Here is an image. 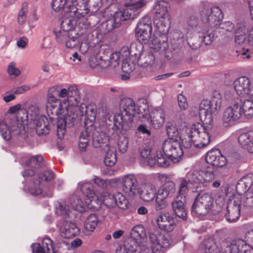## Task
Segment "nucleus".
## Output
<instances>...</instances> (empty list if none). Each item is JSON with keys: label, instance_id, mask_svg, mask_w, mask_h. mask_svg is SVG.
Returning a JSON list of instances; mask_svg holds the SVG:
<instances>
[{"label": "nucleus", "instance_id": "19", "mask_svg": "<svg viewBox=\"0 0 253 253\" xmlns=\"http://www.w3.org/2000/svg\"><path fill=\"white\" fill-rule=\"evenodd\" d=\"M122 189L128 196L133 197L138 192L137 179L132 174H126L121 178Z\"/></svg>", "mask_w": 253, "mask_h": 253}, {"label": "nucleus", "instance_id": "5", "mask_svg": "<svg viewBox=\"0 0 253 253\" xmlns=\"http://www.w3.org/2000/svg\"><path fill=\"white\" fill-rule=\"evenodd\" d=\"M75 17H62L61 28L54 31L56 42L67 48H72L78 44L77 35L79 33L74 27L76 23Z\"/></svg>", "mask_w": 253, "mask_h": 253}, {"label": "nucleus", "instance_id": "50", "mask_svg": "<svg viewBox=\"0 0 253 253\" xmlns=\"http://www.w3.org/2000/svg\"><path fill=\"white\" fill-rule=\"evenodd\" d=\"M167 133L169 137V139L177 140L179 138V132L176 126L172 124H168L167 126Z\"/></svg>", "mask_w": 253, "mask_h": 253}, {"label": "nucleus", "instance_id": "26", "mask_svg": "<svg viewBox=\"0 0 253 253\" xmlns=\"http://www.w3.org/2000/svg\"><path fill=\"white\" fill-rule=\"evenodd\" d=\"M138 192L136 195H139L140 199L145 202L153 201L156 197L154 187L150 184H143L139 186Z\"/></svg>", "mask_w": 253, "mask_h": 253}, {"label": "nucleus", "instance_id": "54", "mask_svg": "<svg viewBox=\"0 0 253 253\" xmlns=\"http://www.w3.org/2000/svg\"><path fill=\"white\" fill-rule=\"evenodd\" d=\"M177 99L180 110L182 111L186 110L188 106L186 97L181 93L178 95Z\"/></svg>", "mask_w": 253, "mask_h": 253}, {"label": "nucleus", "instance_id": "62", "mask_svg": "<svg viewBox=\"0 0 253 253\" xmlns=\"http://www.w3.org/2000/svg\"><path fill=\"white\" fill-rule=\"evenodd\" d=\"M150 149L148 146H145L140 149L141 157L144 159L148 158L150 155Z\"/></svg>", "mask_w": 253, "mask_h": 253}, {"label": "nucleus", "instance_id": "36", "mask_svg": "<svg viewBox=\"0 0 253 253\" xmlns=\"http://www.w3.org/2000/svg\"><path fill=\"white\" fill-rule=\"evenodd\" d=\"M98 223V219L95 214H90L84 220L83 232L86 235H90L95 229Z\"/></svg>", "mask_w": 253, "mask_h": 253}, {"label": "nucleus", "instance_id": "43", "mask_svg": "<svg viewBox=\"0 0 253 253\" xmlns=\"http://www.w3.org/2000/svg\"><path fill=\"white\" fill-rule=\"evenodd\" d=\"M191 181L189 179H187L185 178H181L179 179L178 189L177 191V195L176 197L180 198H185L188 193L191 184Z\"/></svg>", "mask_w": 253, "mask_h": 253}, {"label": "nucleus", "instance_id": "18", "mask_svg": "<svg viewBox=\"0 0 253 253\" xmlns=\"http://www.w3.org/2000/svg\"><path fill=\"white\" fill-rule=\"evenodd\" d=\"M234 88L239 96V98L248 97L252 98L253 90L249 79L245 76L241 77L236 79L233 82Z\"/></svg>", "mask_w": 253, "mask_h": 253}, {"label": "nucleus", "instance_id": "12", "mask_svg": "<svg viewBox=\"0 0 253 253\" xmlns=\"http://www.w3.org/2000/svg\"><path fill=\"white\" fill-rule=\"evenodd\" d=\"M157 178L160 182L164 184L158 188L156 197L165 200L171 197L175 191V184L172 177L166 173H158Z\"/></svg>", "mask_w": 253, "mask_h": 253}, {"label": "nucleus", "instance_id": "55", "mask_svg": "<svg viewBox=\"0 0 253 253\" xmlns=\"http://www.w3.org/2000/svg\"><path fill=\"white\" fill-rule=\"evenodd\" d=\"M155 208L156 211H159L163 210L168 206L167 200L155 197Z\"/></svg>", "mask_w": 253, "mask_h": 253}, {"label": "nucleus", "instance_id": "25", "mask_svg": "<svg viewBox=\"0 0 253 253\" xmlns=\"http://www.w3.org/2000/svg\"><path fill=\"white\" fill-rule=\"evenodd\" d=\"M156 221L159 227L162 230L170 232L174 229V219L169 213H161L157 217Z\"/></svg>", "mask_w": 253, "mask_h": 253}, {"label": "nucleus", "instance_id": "24", "mask_svg": "<svg viewBox=\"0 0 253 253\" xmlns=\"http://www.w3.org/2000/svg\"><path fill=\"white\" fill-rule=\"evenodd\" d=\"M253 187V174L249 173L241 178L236 185V195H241L249 191Z\"/></svg>", "mask_w": 253, "mask_h": 253}, {"label": "nucleus", "instance_id": "61", "mask_svg": "<svg viewBox=\"0 0 253 253\" xmlns=\"http://www.w3.org/2000/svg\"><path fill=\"white\" fill-rule=\"evenodd\" d=\"M28 42V39L25 37H23L17 40L16 45L19 48L23 49L26 47Z\"/></svg>", "mask_w": 253, "mask_h": 253}, {"label": "nucleus", "instance_id": "32", "mask_svg": "<svg viewBox=\"0 0 253 253\" xmlns=\"http://www.w3.org/2000/svg\"><path fill=\"white\" fill-rule=\"evenodd\" d=\"M33 253H50L52 250V240L49 238H44L42 241V247L39 243H34L32 245Z\"/></svg>", "mask_w": 253, "mask_h": 253}, {"label": "nucleus", "instance_id": "6", "mask_svg": "<svg viewBox=\"0 0 253 253\" xmlns=\"http://www.w3.org/2000/svg\"><path fill=\"white\" fill-rule=\"evenodd\" d=\"M221 210V199L220 196L215 198L214 201L208 193H200L195 199L191 212L194 216H203L207 214L211 210L218 213Z\"/></svg>", "mask_w": 253, "mask_h": 253}, {"label": "nucleus", "instance_id": "9", "mask_svg": "<svg viewBox=\"0 0 253 253\" xmlns=\"http://www.w3.org/2000/svg\"><path fill=\"white\" fill-rule=\"evenodd\" d=\"M105 3L108 6L105 9L104 16H137L144 5L142 0L131 5L125 3L123 7H120L119 2L112 1Z\"/></svg>", "mask_w": 253, "mask_h": 253}, {"label": "nucleus", "instance_id": "48", "mask_svg": "<svg viewBox=\"0 0 253 253\" xmlns=\"http://www.w3.org/2000/svg\"><path fill=\"white\" fill-rule=\"evenodd\" d=\"M169 5V3L164 1H158L154 7L155 14L166 16L168 12Z\"/></svg>", "mask_w": 253, "mask_h": 253}, {"label": "nucleus", "instance_id": "64", "mask_svg": "<svg viewBox=\"0 0 253 253\" xmlns=\"http://www.w3.org/2000/svg\"><path fill=\"white\" fill-rule=\"evenodd\" d=\"M99 57L93 56L90 57L89 64L90 67L95 68L99 65Z\"/></svg>", "mask_w": 253, "mask_h": 253}, {"label": "nucleus", "instance_id": "63", "mask_svg": "<svg viewBox=\"0 0 253 253\" xmlns=\"http://www.w3.org/2000/svg\"><path fill=\"white\" fill-rule=\"evenodd\" d=\"M84 115L86 116L87 117H89V116H90V117L91 118L90 119L91 120H94L95 119V111L93 110V109L91 107H88L85 106Z\"/></svg>", "mask_w": 253, "mask_h": 253}, {"label": "nucleus", "instance_id": "30", "mask_svg": "<svg viewBox=\"0 0 253 253\" xmlns=\"http://www.w3.org/2000/svg\"><path fill=\"white\" fill-rule=\"evenodd\" d=\"M239 101L241 104L242 113L247 118H250L253 116V94L251 98L248 97L237 98L235 101Z\"/></svg>", "mask_w": 253, "mask_h": 253}, {"label": "nucleus", "instance_id": "29", "mask_svg": "<svg viewBox=\"0 0 253 253\" xmlns=\"http://www.w3.org/2000/svg\"><path fill=\"white\" fill-rule=\"evenodd\" d=\"M225 194L228 197L227 202V207L241 208L242 196L236 195L234 193L233 188L232 187H226L225 189Z\"/></svg>", "mask_w": 253, "mask_h": 253}, {"label": "nucleus", "instance_id": "44", "mask_svg": "<svg viewBox=\"0 0 253 253\" xmlns=\"http://www.w3.org/2000/svg\"><path fill=\"white\" fill-rule=\"evenodd\" d=\"M226 212L224 216L226 220L229 222H232L236 221L240 217L241 211L242 209L236 208H229L226 207Z\"/></svg>", "mask_w": 253, "mask_h": 253}, {"label": "nucleus", "instance_id": "37", "mask_svg": "<svg viewBox=\"0 0 253 253\" xmlns=\"http://www.w3.org/2000/svg\"><path fill=\"white\" fill-rule=\"evenodd\" d=\"M143 246H139L135 243L127 242L122 246L119 247L116 250V253H143Z\"/></svg>", "mask_w": 253, "mask_h": 253}, {"label": "nucleus", "instance_id": "40", "mask_svg": "<svg viewBox=\"0 0 253 253\" xmlns=\"http://www.w3.org/2000/svg\"><path fill=\"white\" fill-rule=\"evenodd\" d=\"M201 247L205 253H221V247L217 246L212 237L204 240Z\"/></svg>", "mask_w": 253, "mask_h": 253}, {"label": "nucleus", "instance_id": "11", "mask_svg": "<svg viewBox=\"0 0 253 253\" xmlns=\"http://www.w3.org/2000/svg\"><path fill=\"white\" fill-rule=\"evenodd\" d=\"M143 107V114L140 119L142 121H147L150 122L152 126L158 129L162 127L164 124L166 114L163 109L157 107L152 110L150 113L148 112V107L144 105Z\"/></svg>", "mask_w": 253, "mask_h": 253}, {"label": "nucleus", "instance_id": "20", "mask_svg": "<svg viewBox=\"0 0 253 253\" xmlns=\"http://www.w3.org/2000/svg\"><path fill=\"white\" fill-rule=\"evenodd\" d=\"M122 17H110L109 19L103 22L95 31L97 39L101 40L103 38V36L109 33L113 28L118 27L120 25V21L122 20Z\"/></svg>", "mask_w": 253, "mask_h": 253}, {"label": "nucleus", "instance_id": "35", "mask_svg": "<svg viewBox=\"0 0 253 253\" xmlns=\"http://www.w3.org/2000/svg\"><path fill=\"white\" fill-rule=\"evenodd\" d=\"M221 156V152L219 149H212L207 152L205 160L207 162L206 165L213 166L214 168L219 166L220 159Z\"/></svg>", "mask_w": 253, "mask_h": 253}, {"label": "nucleus", "instance_id": "3", "mask_svg": "<svg viewBox=\"0 0 253 253\" xmlns=\"http://www.w3.org/2000/svg\"><path fill=\"white\" fill-rule=\"evenodd\" d=\"M78 187L85 197L84 202L78 197H73L70 202L63 201L58 202L55 206V213L65 217H68L71 211V205L72 208L80 212H84L85 208L94 210H97L102 204L103 200L96 195L93 191L92 184L86 181H81L78 183Z\"/></svg>", "mask_w": 253, "mask_h": 253}, {"label": "nucleus", "instance_id": "56", "mask_svg": "<svg viewBox=\"0 0 253 253\" xmlns=\"http://www.w3.org/2000/svg\"><path fill=\"white\" fill-rule=\"evenodd\" d=\"M7 73L10 76H13L17 77L20 74V70L16 67V63L15 62L10 63L7 69Z\"/></svg>", "mask_w": 253, "mask_h": 253}, {"label": "nucleus", "instance_id": "57", "mask_svg": "<svg viewBox=\"0 0 253 253\" xmlns=\"http://www.w3.org/2000/svg\"><path fill=\"white\" fill-rule=\"evenodd\" d=\"M121 59L119 53H118L117 51L112 53L110 56L109 62L110 63V66L114 67H116L119 64Z\"/></svg>", "mask_w": 253, "mask_h": 253}, {"label": "nucleus", "instance_id": "51", "mask_svg": "<svg viewBox=\"0 0 253 253\" xmlns=\"http://www.w3.org/2000/svg\"><path fill=\"white\" fill-rule=\"evenodd\" d=\"M118 145L120 152L125 153L128 148V138L127 136L122 135L119 137Z\"/></svg>", "mask_w": 253, "mask_h": 253}, {"label": "nucleus", "instance_id": "1", "mask_svg": "<svg viewBox=\"0 0 253 253\" xmlns=\"http://www.w3.org/2000/svg\"><path fill=\"white\" fill-rule=\"evenodd\" d=\"M58 85L50 87L47 91L46 107L48 113L57 116V135L62 139L66 132L68 121L72 122L75 119L73 107L80 100L76 88L59 89Z\"/></svg>", "mask_w": 253, "mask_h": 253}, {"label": "nucleus", "instance_id": "49", "mask_svg": "<svg viewBox=\"0 0 253 253\" xmlns=\"http://www.w3.org/2000/svg\"><path fill=\"white\" fill-rule=\"evenodd\" d=\"M43 157L41 155H37L32 157L26 163L28 166L35 169L42 166Z\"/></svg>", "mask_w": 253, "mask_h": 253}, {"label": "nucleus", "instance_id": "21", "mask_svg": "<svg viewBox=\"0 0 253 253\" xmlns=\"http://www.w3.org/2000/svg\"><path fill=\"white\" fill-rule=\"evenodd\" d=\"M59 232L62 237L70 238L78 235L80 233V229L75 223L64 220L59 226Z\"/></svg>", "mask_w": 253, "mask_h": 253}, {"label": "nucleus", "instance_id": "4", "mask_svg": "<svg viewBox=\"0 0 253 253\" xmlns=\"http://www.w3.org/2000/svg\"><path fill=\"white\" fill-rule=\"evenodd\" d=\"M120 112L114 117V129L121 133L126 132L131 127L133 119L136 115L142 117L143 108L138 107L131 98H124L120 102Z\"/></svg>", "mask_w": 253, "mask_h": 253}, {"label": "nucleus", "instance_id": "8", "mask_svg": "<svg viewBox=\"0 0 253 253\" xmlns=\"http://www.w3.org/2000/svg\"><path fill=\"white\" fill-rule=\"evenodd\" d=\"M26 117L28 127L34 128L38 135H45L49 132L48 119L45 116L40 114L37 105H31L29 107Z\"/></svg>", "mask_w": 253, "mask_h": 253}, {"label": "nucleus", "instance_id": "45", "mask_svg": "<svg viewBox=\"0 0 253 253\" xmlns=\"http://www.w3.org/2000/svg\"><path fill=\"white\" fill-rule=\"evenodd\" d=\"M105 151H106L104 159L105 165L108 167L113 166L117 161L116 152L114 148L110 147Z\"/></svg>", "mask_w": 253, "mask_h": 253}, {"label": "nucleus", "instance_id": "10", "mask_svg": "<svg viewBox=\"0 0 253 253\" xmlns=\"http://www.w3.org/2000/svg\"><path fill=\"white\" fill-rule=\"evenodd\" d=\"M27 119L22 121V124L16 119H9L0 122V133L4 139L9 140L12 135H17L21 133L25 129L26 126L28 127Z\"/></svg>", "mask_w": 253, "mask_h": 253}, {"label": "nucleus", "instance_id": "39", "mask_svg": "<svg viewBox=\"0 0 253 253\" xmlns=\"http://www.w3.org/2000/svg\"><path fill=\"white\" fill-rule=\"evenodd\" d=\"M70 13L68 16H85L89 12V9L85 2H83L81 5L78 3L75 5L72 1L71 5H69Z\"/></svg>", "mask_w": 253, "mask_h": 253}, {"label": "nucleus", "instance_id": "27", "mask_svg": "<svg viewBox=\"0 0 253 253\" xmlns=\"http://www.w3.org/2000/svg\"><path fill=\"white\" fill-rule=\"evenodd\" d=\"M185 203L186 199L185 198L176 197L171 204L173 211L175 215L183 220H185L187 218V211L185 205Z\"/></svg>", "mask_w": 253, "mask_h": 253}, {"label": "nucleus", "instance_id": "28", "mask_svg": "<svg viewBox=\"0 0 253 253\" xmlns=\"http://www.w3.org/2000/svg\"><path fill=\"white\" fill-rule=\"evenodd\" d=\"M90 32V30L89 29H82L79 31L78 35H77L78 37L76 39L78 41V43L81 42L80 50L82 53H86L89 49Z\"/></svg>", "mask_w": 253, "mask_h": 253}, {"label": "nucleus", "instance_id": "42", "mask_svg": "<svg viewBox=\"0 0 253 253\" xmlns=\"http://www.w3.org/2000/svg\"><path fill=\"white\" fill-rule=\"evenodd\" d=\"M72 2L70 0H52L51 6L54 11H62L68 14L70 13L69 5H71Z\"/></svg>", "mask_w": 253, "mask_h": 253}, {"label": "nucleus", "instance_id": "34", "mask_svg": "<svg viewBox=\"0 0 253 253\" xmlns=\"http://www.w3.org/2000/svg\"><path fill=\"white\" fill-rule=\"evenodd\" d=\"M92 140L95 147H100L103 149L104 150H107L108 148L111 147L108 144V137L104 132L99 133L96 132L94 133L92 135Z\"/></svg>", "mask_w": 253, "mask_h": 253}, {"label": "nucleus", "instance_id": "23", "mask_svg": "<svg viewBox=\"0 0 253 253\" xmlns=\"http://www.w3.org/2000/svg\"><path fill=\"white\" fill-rule=\"evenodd\" d=\"M129 237L133 241H130L132 244L135 243L137 245L146 247L143 243L146 238L145 227L141 224H137L132 228L129 233Z\"/></svg>", "mask_w": 253, "mask_h": 253}, {"label": "nucleus", "instance_id": "60", "mask_svg": "<svg viewBox=\"0 0 253 253\" xmlns=\"http://www.w3.org/2000/svg\"><path fill=\"white\" fill-rule=\"evenodd\" d=\"M94 183L98 187L104 188L107 185V182L106 179H103L101 177L97 176H94L93 177Z\"/></svg>", "mask_w": 253, "mask_h": 253}, {"label": "nucleus", "instance_id": "38", "mask_svg": "<svg viewBox=\"0 0 253 253\" xmlns=\"http://www.w3.org/2000/svg\"><path fill=\"white\" fill-rule=\"evenodd\" d=\"M239 144L250 152L253 153V133H243L238 137Z\"/></svg>", "mask_w": 253, "mask_h": 253}, {"label": "nucleus", "instance_id": "53", "mask_svg": "<svg viewBox=\"0 0 253 253\" xmlns=\"http://www.w3.org/2000/svg\"><path fill=\"white\" fill-rule=\"evenodd\" d=\"M88 138L86 132H82L79 136V147L81 151H84L88 145Z\"/></svg>", "mask_w": 253, "mask_h": 253}, {"label": "nucleus", "instance_id": "52", "mask_svg": "<svg viewBox=\"0 0 253 253\" xmlns=\"http://www.w3.org/2000/svg\"><path fill=\"white\" fill-rule=\"evenodd\" d=\"M221 13V9L218 6H213L211 8L209 6H206L204 11H202L201 15V16H217Z\"/></svg>", "mask_w": 253, "mask_h": 253}, {"label": "nucleus", "instance_id": "15", "mask_svg": "<svg viewBox=\"0 0 253 253\" xmlns=\"http://www.w3.org/2000/svg\"><path fill=\"white\" fill-rule=\"evenodd\" d=\"M39 179L34 180L33 185L29 189L31 194L35 196L42 194L43 196H50L44 193L45 182L50 181L54 178V173L50 170L44 171L38 176Z\"/></svg>", "mask_w": 253, "mask_h": 253}, {"label": "nucleus", "instance_id": "17", "mask_svg": "<svg viewBox=\"0 0 253 253\" xmlns=\"http://www.w3.org/2000/svg\"><path fill=\"white\" fill-rule=\"evenodd\" d=\"M99 198H102V203L109 208L118 207L121 209L125 210L128 206L127 200L120 192H118L114 195L108 194L107 196L105 195V197L100 195Z\"/></svg>", "mask_w": 253, "mask_h": 253}, {"label": "nucleus", "instance_id": "14", "mask_svg": "<svg viewBox=\"0 0 253 253\" xmlns=\"http://www.w3.org/2000/svg\"><path fill=\"white\" fill-rule=\"evenodd\" d=\"M242 115L241 104L235 101L233 105L226 108L222 114V129L232 126L234 122L239 119Z\"/></svg>", "mask_w": 253, "mask_h": 253}, {"label": "nucleus", "instance_id": "7", "mask_svg": "<svg viewBox=\"0 0 253 253\" xmlns=\"http://www.w3.org/2000/svg\"><path fill=\"white\" fill-rule=\"evenodd\" d=\"M149 247H143V253H166L172 244V239L168 233L155 230L149 235Z\"/></svg>", "mask_w": 253, "mask_h": 253}, {"label": "nucleus", "instance_id": "46", "mask_svg": "<svg viewBox=\"0 0 253 253\" xmlns=\"http://www.w3.org/2000/svg\"><path fill=\"white\" fill-rule=\"evenodd\" d=\"M136 62V57L131 55L128 59L123 61L122 69L123 72L130 74L135 69Z\"/></svg>", "mask_w": 253, "mask_h": 253}, {"label": "nucleus", "instance_id": "58", "mask_svg": "<svg viewBox=\"0 0 253 253\" xmlns=\"http://www.w3.org/2000/svg\"><path fill=\"white\" fill-rule=\"evenodd\" d=\"M118 53H119L120 58L123 61L125 59H128L131 56L129 49L127 46L123 47Z\"/></svg>", "mask_w": 253, "mask_h": 253}, {"label": "nucleus", "instance_id": "33", "mask_svg": "<svg viewBox=\"0 0 253 253\" xmlns=\"http://www.w3.org/2000/svg\"><path fill=\"white\" fill-rule=\"evenodd\" d=\"M163 151L158 150L153 158H150L148 160V164L152 166L157 165L160 167L166 168L169 165V162L164 155Z\"/></svg>", "mask_w": 253, "mask_h": 253}, {"label": "nucleus", "instance_id": "16", "mask_svg": "<svg viewBox=\"0 0 253 253\" xmlns=\"http://www.w3.org/2000/svg\"><path fill=\"white\" fill-rule=\"evenodd\" d=\"M152 30L149 17H143L136 28L135 36L137 40L141 43H147L151 38Z\"/></svg>", "mask_w": 253, "mask_h": 253}, {"label": "nucleus", "instance_id": "22", "mask_svg": "<svg viewBox=\"0 0 253 253\" xmlns=\"http://www.w3.org/2000/svg\"><path fill=\"white\" fill-rule=\"evenodd\" d=\"M246 243L240 239L231 240L230 239H225L222 241V248H224L223 253H240Z\"/></svg>", "mask_w": 253, "mask_h": 253}, {"label": "nucleus", "instance_id": "59", "mask_svg": "<svg viewBox=\"0 0 253 253\" xmlns=\"http://www.w3.org/2000/svg\"><path fill=\"white\" fill-rule=\"evenodd\" d=\"M30 87L27 85H22L20 86H17L15 87H13L11 91L14 94H23L26 91H28L30 89Z\"/></svg>", "mask_w": 253, "mask_h": 253}, {"label": "nucleus", "instance_id": "47", "mask_svg": "<svg viewBox=\"0 0 253 253\" xmlns=\"http://www.w3.org/2000/svg\"><path fill=\"white\" fill-rule=\"evenodd\" d=\"M114 116L110 111L105 110L102 112L101 118L99 119L100 126L102 127L110 126L112 125V118Z\"/></svg>", "mask_w": 253, "mask_h": 253}, {"label": "nucleus", "instance_id": "13", "mask_svg": "<svg viewBox=\"0 0 253 253\" xmlns=\"http://www.w3.org/2000/svg\"><path fill=\"white\" fill-rule=\"evenodd\" d=\"M162 149L167 156L174 163H177L181 159L183 152L178 140L168 139L163 144Z\"/></svg>", "mask_w": 253, "mask_h": 253}, {"label": "nucleus", "instance_id": "2", "mask_svg": "<svg viewBox=\"0 0 253 253\" xmlns=\"http://www.w3.org/2000/svg\"><path fill=\"white\" fill-rule=\"evenodd\" d=\"M212 110L210 100L204 99L201 102L199 116L204 125L196 123L186 127L185 133L188 139L182 142L185 148L201 149L207 147L210 143L211 128L209 126L211 125L212 120Z\"/></svg>", "mask_w": 253, "mask_h": 253}, {"label": "nucleus", "instance_id": "31", "mask_svg": "<svg viewBox=\"0 0 253 253\" xmlns=\"http://www.w3.org/2000/svg\"><path fill=\"white\" fill-rule=\"evenodd\" d=\"M215 168L213 166H205L202 168L199 177L193 181L196 182H210L215 177Z\"/></svg>", "mask_w": 253, "mask_h": 253}, {"label": "nucleus", "instance_id": "41", "mask_svg": "<svg viewBox=\"0 0 253 253\" xmlns=\"http://www.w3.org/2000/svg\"><path fill=\"white\" fill-rule=\"evenodd\" d=\"M137 61L138 64L143 67H149L153 70L156 68L155 57L151 53H142Z\"/></svg>", "mask_w": 253, "mask_h": 253}]
</instances>
